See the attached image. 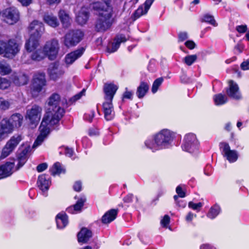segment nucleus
<instances>
[{"instance_id": "obj_3", "label": "nucleus", "mask_w": 249, "mask_h": 249, "mask_svg": "<svg viewBox=\"0 0 249 249\" xmlns=\"http://www.w3.org/2000/svg\"><path fill=\"white\" fill-rule=\"evenodd\" d=\"M48 111L43 118L47 117L51 124H57L64 114L65 111L60 105V97L57 93L53 94L48 99Z\"/></svg>"}, {"instance_id": "obj_55", "label": "nucleus", "mask_w": 249, "mask_h": 249, "mask_svg": "<svg viewBox=\"0 0 249 249\" xmlns=\"http://www.w3.org/2000/svg\"><path fill=\"white\" fill-rule=\"evenodd\" d=\"M188 37V34L186 32H181L178 34V40L179 41H183Z\"/></svg>"}, {"instance_id": "obj_13", "label": "nucleus", "mask_w": 249, "mask_h": 249, "mask_svg": "<svg viewBox=\"0 0 249 249\" xmlns=\"http://www.w3.org/2000/svg\"><path fill=\"white\" fill-rule=\"evenodd\" d=\"M3 56L6 58H13L19 52L20 46L14 39H10L5 42L3 50Z\"/></svg>"}, {"instance_id": "obj_57", "label": "nucleus", "mask_w": 249, "mask_h": 249, "mask_svg": "<svg viewBox=\"0 0 249 249\" xmlns=\"http://www.w3.org/2000/svg\"><path fill=\"white\" fill-rule=\"evenodd\" d=\"M185 46L189 49H193L196 46L195 42L192 40H188L185 43Z\"/></svg>"}, {"instance_id": "obj_52", "label": "nucleus", "mask_w": 249, "mask_h": 249, "mask_svg": "<svg viewBox=\"0 0 249 249\" xmlns=\"http://www.w3.org/2000/svg\"><path fill=\"white\" fill-rule=\"evenodd\" d=\"M176 193L178 194V196L180 197H184L186 196L185 192L183 190L182 187L179 185L176 188Z\"/></svg>"}, {"instance_id": "obj_10", "label": "nucleus", "mask_w": 249, "mask_h": 249, "mask_svg": "<svg viewBox=\"0 0 249 249\" xmlns=\"http://www.w3.org/2000/svg\"><path fill=\"white\" fill-rule=\"evenodd\" d=\"M45 57L43 49H38L30 53H24L21 57V60L23 63L31 64L33 61H40Z\"/></svg>"}, {"instance_id": "obj_22", "label": "nucleus", "mask_w": 249, "mask_h": 249, "mask_svg": "<svg viewBox=\"0 0 249 249\" xmlns=\"http://www.w3.org/2000/svg\"><path fill=\"white\" fill-rule=\"evenodd\" d=\"M14 161L6 162L0 166V178L11 176L15 171Z\"/></svg>"}, {"instance_id": "obj_6", "label": "nucleus", "mask_w": 249, "mask_h": 249, "mask_svg": "<svg viewBox=\"0 0 249 249\" xmlns=\"http://www.w3.org/2000/svg\"><path fill=\"white\" fill-rule=\"evenodd\" d=\"M47 117L43 118L39 127L40 134L35 141L33 147H36L41 145L44 141L47 135L50 133V130L55 124H51L50 122L47 121Z\"/></svg>"}, {"instance_id": "obj_38", "label": "nucleus", "mask_w": 249, "mask_h": 249, "mask_svg": "<svg viewBox=\"0 0 249 249\" xmlns=\"http://www.w3.org/2000/svg\"><path fill=\"white\" fill-rule=\"evenodd\" d=\"M220 212V207L218 205L215 204L210 208L209 212L207 214V216L209 218L213 219L215 218L219 214Z\"/></svg>"}, {"instance_id": "obj_29", "label": "nucleus", "mask_w": 249, "mask_h": 249, "mask_svg": "<svg viewBox=\"0 0 249 249\" xmlns=\"http://www.w3.org/2000/svg\"><path fill=\"white\" fill-rule=\"evenodd\" d=\"M55 220L57 227L59 229H63L68 224V216L65 213H58L56 216Z\"/></svg>"}, {"instance_id": "obj_24", "label": "nucleus", "mask_w": 249, "mask_h": 249, "mask_svg": "<svg viewBox=\"0 0 249 249\" xmlns=\"http://www.w3.org/2000/svg\"><path fill=\"white\" fill-rule=\"evenodd\" d=\"M118 86L112 83H107L104 85V91L105 93V100L112 101L113 97L116 93Z\"/></svg>"}, {"instance_id": "obj_12", "label": "nucleus", "mask_w": 249, "mask_h": 249, "mask_svg": "<svg viewBox=\"0 0 249 249\" xmlns=\"http://www.w3.org/2000/svg\"><path fill=\"white\" fill-rule=\"evenodd\" d=\"M46 80L44 73H38L35 75L31 87L32 95L36 96L39 93L43 86L45 85Z\"/></svg>"}, {"instance_id": "obj_28", "label": "nucleus", "mask_w": 249, "mask_h": 249, "mask_svg": "<svg viewBox=\"0 0 249 249\" xmlns=\"http://www.w3.org/2000/svg\"><path fill=\"white\" fill-rule=\"evenodd\" d=\"M86 201L85 196H81L78 198L76 204L73 206H70L67 209V211L70 213H79L84 205V203Z\"/></svg>"}, {"instance_id": "obj_60", "label": "nucleus", "mask_w": 249, "mask_h": 249, "mask_svg": "<svg viewBox=\"0 0 249 249\" xmlns=\"http://www.w3.org/2000/svg\"><path fill=\"white\" fill-rule=\"evenodd\" d=\"M133 196L132 194H128L123 199L124 203H130L132 201Z\"/></svg>"}, {"instance_id": "obj_2", "label": "nucleus", "mask_w": 249, "mask_h": 249, "mask_svg": "<svg viewBox=\"0 0 249 249\" xmlns=\"http://www.w3.org/2000/svg\"><path fill=\"white\" fill-rule=\"evenodd\" d=\"M174 138V133L168 129H163L144 142L145 146L153 152L168 148Z\"/></svg>"}, {"instance_id": "obj_59", "label": "nucleus", "mask_w": 249, "mask_h": 249, "mask_svg": "<svg viewBox=\"0 0 249 249\" xmlns=\"http://www.w3.org/2000/svg\"><path fill=\"white\" fill-rule=\"evenodd\" d=\"M82 184L80 181H76L73 185V189L75 191H80L81 190Z\"/></svg>"}, {"instance_id": "obj_34", "label": "nucleus", "mask_w": 249, "mask_h": 249, "mask_svg": "<svg viewBox=\"0 0 249 249\" xmlns=\"http://www.w3.org/2000/svg\"><path fill=\"white\" fill-rule=\"evenodd\" d=\"M59 18L64 28H68L71 23V19L69 15L64 10H61L58 13Z\"/></svg>"}, {"instance_id": "obj_49", "label": "nucleus", "mask_w": 249, "mask_h": 249, "mask_svg": "<svg viewBox=\"0 0 249 249\" xmlns=\"http://www.w3.org/2000/svg\"><path fill=\"white\" fill-rule=\"evenodd\" d=\"M94 116V111L93 110H91L89 112H87L85 114L84 116V119L89 122H91Z\"/></svg>"}, {"instance_id": "obj_9", "label": "nucleus", "mask_w": 249, "mask_h": 249, "mask_svg": "<svg viewBox=\"0 0 249 249\" xmlns=\"http://www.w3.org/2000/svg\"><path fill=\"white\" fill-rule=\"evenodd\" d=\"M198 144L196 135L193 133H188L184 138L182 148L184 151L193 153L197 150Z\"/></svg>"}, {"instance_id": "obj_16", "label": "nucleus", "mask_w": 249, "mask_h": 249, "mask_svg": "<svg viewBox=\"0 0 249 249\" xmlns=\"http://www.w3.org/2000/svg\"><path fill=\"white\" fill-rule=\"evenodd\" d=\"M29 30L32 36L37 38H40L45 31L43 24L38 20H35L32 21L29 26Z\"/></svg>"}, {"instance_id": "obj_25", "label": "nucleus", "mask_w": 249, "mask_h": 249, "mask_svg": "<svg viewBox=\"0 0 249 249\" xmlns=\"http://www.w3.org/2000/svg\"><path fill=\"white\" fill-rule=\"evenodd\" d=\"M104 116L107 121L112 120L115 115L112 101L105 100L103 104Z\"/></svg>"}, {"instance_id": "obj_62", "label": "nucleus", "mask_w": 249, "mask_h": 249, "mask_svg": "<svg viewBox=\"0 0 249 249\" xmlns=\"http://www.w3.org/2000/svg\"><path fill=\"white\" fill-rule=\"evenodd\" d=\"M200 249H216V248L211 244H204L200 247Z\"/></svg>"}, {"instance_id": "obj_14", "label": "nucleus", "mask_w": 249, "mask_h": 249, "mask_svg": "<svg viewBox=\"0 0 249 249\" xmlns=\"http://www.w3.org/2000/svg\"><path fill=\"white\" fill-rule=\"evenodd\" d=\"M220 148L223 156L231 163L235 162L238 158L237 151L231 150L229 144L226 142H221Z\"/></svg>"}, {"instance_id": "obj_37", "label": "nucleus", "mask_w": 249, "mask_h": 249, "mask_svg": "<svg viewBox=\"0 0 249 249\" xmlns=\"http://www.w3.org/2000/svg\"><path fill=\"white\" fill-rule=\"evenodd\" d=\"M65 171V170L64 168L59 162H56L54 163L50 169V172L53 176L59 175L61 173H64Z\"/></svg>"}, {"instance_id": "obj_43", "label": "nucleus", "mask_w": 249, "mask_h": 249, "mask_svg": "<svg viewBox=\"0 0 249 249\" xmlns=\"http://www.w3.org/2000/svg\"><path fill=\"white\" fill-rule=\"evenodd\" d=\"M202 21L205 22H208L213 26H216L217 23L214 20L213 17L209 14H205L203 16Z\"/></svg>"}, {"instance_id": "obj_45", "label": "nucleus", "mask_w": 249, "mask_h": 249, "mask_svg": "<svg viewBox=\"0 0 249 249\" xmlns=\"http://www.w3.org/2000/svg\"><path fill=\"white\" fill-rule=\"evenodd\" d=\"M163 81V79L162 77L157 78L154 81L151 89L152 92L153 93H155L157 91L159 87L161 85Z\"/></svg>"}, {"instance_id": "obj_20", "label": "nucleus", "mask_w": 249, "mask_h": 249, "mask_svg": "<svg viewBox=\"0 0 249 249\" xmlns=\"http://www.w3.org/2000/svg\"><path fill=\"white\" fill-rule=\"evenodd\" d=\"M228 84L229 88L226 91L227 95L235 100L241 99L242 96L238 85L232 80H230Z\"/></svg>"}, {"instance_id": "obj_48", "label": "nucleus", "mask_w": 249, "mask_h": 249, "mask_svg": "<svg viewBox=\"0 0 249 249\" xmlns=\"http://www.w3.org/2000/svg\"><path fill=\"white\" fill-rule=\"evenodd\" d=\"M85 91L86 90L85 89H83L81 91L76 94V95L73 96L71 98L70 101L71 102V103L75 102L77 100L80 99L82 96H84L85 95Z\"/></svg>"}, {"instance_id": "obj_54", "label": "nucleus", "mask_w": 249, "mask_h": 249, "mask_svg": "<svg viewBox=\"0 0 249 249\" xmlns=\"http://www.w3.org/2000/svg\"><path fill=\"white\" fill-rule=\"evenodd\" d=\"M99 134V131L96 128H91L89 130V134L90 136H98Z\"/></svg>"}, {"instance_id": "obj_46", "label": "nucleus", "mask_w": 249, "mask_h": 249, "mask_svg": "<svg viewBox=\"0 0 249 249\" xmlns=\"http://www.w3.org/2000/svg\"><path fill=\"white\" fill-rule=\"evenodd\" d=\"M203 206V203L201 202H199L197 203H195L192 201L189 202L188 203V207L197 212H199L200 209Z\"/></svg>"}, {"instance_id": "obj_50", "label": "nucleus", "mask_w": 249, "mask_h": 249, "mask_svg": "<svg viewBox=\"0 0 249 249\" xmlns=\"http://www.w3.org/2000/svg\"><path fill=\"white\" fill-rule=\"evenodd\" d=\"M170 222V217L168 215H165L160 221V224L163 227L167 228Z\"/></svg>"}, {"instance_id": "obj_27", "label": "nucleus", "mask_w": 249, "mask_h": 249, "mask_svg": "<svg viewBox=\"0 0 249 249\" xmlns=\"http://www.w3.org/2000/svg\"><path fill=\"white\" fill-rule=\"evenodd\" d=\"M11 79L15 85L18 86L26 84L28 81V77L21 72L14 73L11 75Z\"/></svg>"}, {"instance_id": "obj_61", "label": "nucleus", "mask_w": 249, "mask_h": 249, "mask_svg": "<svg viewBox=\"0 0 249 249\" xmlns=\"http://www.w3.org/2000/svg\"><path fill=\"white\" fill-rule=\"evenodd\" d=\"M241 67L243 70H249V59L245 61H244L241 64Z\"/></svg>"}, {"instance_id": "obj_39", "label": "nucleus", "mask_w": 249, "mask_h": 249, "mask_svg": "<svg viewBox=\"0 0 249 249\" xmlns=\"http://www.w3.org/2000/svg\"><path fill=\"white\" fill-rule=\"evenodd\" d=\"M214 103L217 106L222 105L228 101L227 97L222 94H216L213 96Z\"/></svg>"}, {"instance_id": "obj_63", "label": "nucleus", "mask_w": 249, "mask_h": 249, "mask_svg": "<svg viewBox=\"0 0 249 249\" xmlns=\"http://www.w3.org/2000/svg\"><path fill=\"white\" fill-rule=\"evenodd\" d=\"M18 1L22 5L24 6H28L32 2V0H18Z\"/></svg>"}, {"instance_id": "obj_7", "label": "nucleus", "mask_w": 249, "mask_h": 249, "mask_svg": "<svg viewBox=\"0 0 249 249\" xmlns=\"http://www.w3.org/2000/svg\"><path fill=\"white\" fill-rule=\"evenodd\" d=\"M42 49L45 56L51 60H53L56 58L59 50L58 41L54 39L48 41Z\"/></svg>"}, {"instance_id": "obj_26", "label": "nucleus", "mask_w": 249, "mask_h": 249, "mask_svg": "<svg viewBox=\"0 0 249 249\" xmlns=\"http://www.w3.org/2000/svg\"><path fill=\"white\" fill-rule=\"evenodd\" d=\"M40 38L30 36L29 38L26 41L25 48L27 51L26 53H30L35 50L39 46V39Z\"/></svg>"}, {"instance_id": "obj_30", "label": "nucleus", "mask_w": 249, "mask_h": 249, "mask_svg": "<svg viewBox=\"0 0 249 249\" xmlns=\"http://www.w3.org/2000/svg\"><path fill=\"white\" fill-rule=\"evenodd\" d=\"M92 236L91 231L86 228H82L77 235L79 243H86Z\"/></svg>"}, {"instance_id": "obj_35", "label": "nucleus", "mask_w": 249, "mask_h": 249, "mask_svg": "<svg viewBox=\"0 0 249 249\" xmlns=\"http://www.w3.org/2000/svg\"><path fill=\"white\" fill-rule=\"evenodd\" d=\"M149 90V84L145 82H141L137 88L136 95L140 99L142 98Z\"/></svg>"}, {"instance_id": "obj_53", "label": "nucleus", "mask_w": 249, "mask_h": 249, "mask_svg": "<svg viewBox=\"0 0 249 249\" xmlns=\"http://www.w3.org/2000/svg\"><path fill=\"white\" fill-rule=\"evenodd\" d=\"M196 217V214L190 212H189L185 217V220L187 222H191L195 217Z\"/></svg>"}, {"instance_id": "obj_11", "label": "nucleus", "mask_w": 249, "mask_h": 249, "mask_svg": "<svg viewBox=\"0 0 249 249\" xmlns=\"http://www.w3.org/2000/svg\"><path fill=\"white\" fill-rule=\"evenodd\" d=\"M22 140V137L21 135L16 134L13 136L3 148L1 157L5 158L9 156L15 150Z\"/></svg>"}, {"instance_id": "obj_36", "label": "nucleus", "mask_w": 249, "mask_h": 249, "mask_svg": "<svg viewBox=\"0 0 249 249\" xmlns=\"http://www.w3.org/2000/svg\"><path fill=\"white\" fill-rule=\"evenodd\" d=\"M29 148H25L18 154V168L22 166L26 162L28 158L27 153L29 151Z\"/></svg>"}, {"instance_id": "obj_41", "label": "nucleus", "mask_w": 249, "mask_h": 249, "mask_svg": "<svg viewBox=\"0 0 249 249\" xmlns=\"http://www.w3.org/2000/svg\"><path fill=\"white\" fill-rule=\"evenodd\" d=\"M11 70L9 65L5 62H0V73L1 75H6L9 73Z\"/></svg>"}, {"instance_id": "obj_58", "label": "nucleus", "mask_w": 249, "mask_h": 249, "mask_svg": "<svg viewBox=\"0 0 249 249\" xmlns=\"http://www.w3.org/2000/svg\"><path fill=\"white\" fill-rule=\"evenodd\" d=\"M236 30L240 33H244L247 30V26L246 25H239L236 27Z\"/></svg>"}, {"instance_id": "obj_56", "label": "nucleus", "mask_w": 249, "mask_h": 249, "mask_svg": "<svg viewBox=\"0 0 249 249\" xmlns=\"http://www.w3.org/2000/svg\"><path fill=\"white\" fill-rule=\"evenodd\" d=\"M47 164L46 163H43L39 164L37 167L36 170L39 172H41L44 171L47 168Z\"/></svg>"}, {"instance_id": "obj_5", "label": "nucleus", "mask_w": 249, "mask_h": 249, "mask_svg": "<svg viewBox=\"0 0 249 249\" xmlns=\"http://www.w3.org/2000/svg\"><path fill=\"white\" fill-rule=\"evenodd\" d=\"M83 36V33L79 30L70 31L64 36L63 44L67 48L74 47L81 41Z\"/></svg>"}, {"instance_id": "obj_51", "label": "nucleus", "mask_w": 249, "mask_h": 249, "mask_svg": "<svg viewBox=\"0 0 249 249\" xmlns=\"http://www.w3.org/2000/svg\"><path fill=\"white\" fill-rule=\"evenodd\" d=\"M125 91L123 95V100L124 101L125 99L131 100L132 99L133 93L131 91H128L127 88H125Z\"/></svg>"}, {"instance_id": "obj_4", "label": "nucleus", "mask_w": 249, "mask_h": 249, "mask_svg": "<svg viewBox=\"0 0 249 249\" xmlns=\"http://www.w3.org/2000/svg\"><path fill=\"white\" fill-rule=\"evenodd\" d=\"M23 117L19 113H15L8 118L3 119L0 123V127L2 135L13 132L14 129L20 127L22 124Z\"/></svg>"}, {"instance_id": "obj_42", "label": "nucleus", "mask_w": 249, "mask_h": 249, "mask_svg": "<svg viewBox=\"0 0 249 249\" xmlns=\"http://www.w3.org/2000/svg\"><path fill=\"white\" fill-rule=\"evenodd\" d=\"M11 104L9 100L0 97V109L2 110L8 109Z\"/></svg>"}, {"instance_id": "obj_33", "label": "nucleus", "mask_w": 249, "mask_h": 249, "mask_svg": "<svg viewBox=\"0 0 249 249\" xmlns=\"http://www.w3.org/2000/svg\"><path fill=\"white\" fill-rule=\"evenodd\" d=\"M89 18V12L85 7H83L76 16V21L80 25L85 24Z\"/></svg>"}, {"instance_id": "obj_15", "label": "nucleus", "mask_w": 249, "mask_h": 249, "mask_svg": "<svg viewBox=\"0 0 249 249\" xmlns=\"http://www.w3.org/2000/svg\"><path fill=\"white\" fill-rule=\"evenodd\" d=\"M48 73L51 79L56 81L62 77L65 70L63 67L58 63H53L49 65Z\"/></svg>"}, {"instance_id": "obj_17", "label": "nucleus", "mask_w": 249, "mask_h": 249, "mask_svg": "<svg viewBox=\"0 0 249 249\" xmlns=\"http://www.w3.org/2000/svg\"><path fill=\"white\" fill-rule=\"evenodd\" d=\"M3 15L6 22L9 24L16 23L19 19V14L18 10L15 7L6 9Z\"/></svg>"}, {"instance_id": "obj_47", "label": "nucleus", "mask_w": 249, "mask_h": 249, "mask_svg": "<svg viewBox=\"0 0 249 249\" xmlns=\"http://www.w3.org/2000/svg\"><path fill=\"white\" fill-rule=\"evenodd\" d=\"M10 86V82L5 78L0 77V89H5Z\"/></svg>"}, {"instance_id": "obj_8", "label": "nucleus", "mask_w": 249, "mask_h": 249, "mask_svg": "<svg viewBox=\"0 0 249 249\" xmlns=\"http://www.w3.org/2000/svg\"><path fill=\"white\" fill-rule=\"evenodd\" d=\"M42 111L41 107L36 105H33L27 109L26 119L36 127L40 120Z\"/></svg>"}, {"instance_id": "obj_19", "label": "nucleus", "mask_w": 249, "mask_h": 249, "mask_svg": "<svg viewBox=\"0 0 249 249\" xmlns=\"http://www.w3.org/2000/svg\"><path fill=\"white\" fill-rule=\"evenodd\" d=\"M85 49L80 48L67 54L64 58L65 63L67 67L72 65L77 59L83 54Z\"/></svg>"}, {"instance_id": "obj_40", "label": "nucleus", "mask_w": 249, "mask_h": 249, "mask_svg": "<svg viewBox=\"0 0 249 249\" xmlns=\"http://www.w3.org/2000/svg\"><path fill=\"white\" fill-rule=\"evenodd\" d=\"M59 153L60 155L64 154L69 157H72L73 154V150L66 146H62L59 148Z\"/></svg>"}, {"instance_id": "obj_31", "label": "nucleus", "mask_w": 249, "mask_h": 249, "mask_svg": "<svg viewBox=\"0 0 249 249\" xmlns=\"http://www.w3.org/2000/svg\"><path fill=\"white\" fill-rule=\"evenodd\" d=\"M118 210L111 209L108 211L102 216V221L104 224H108L113 221L116 217Z\"/></svg>"}, {"instance_id": "obj_21", "label": "nucleus", "mask_w": 249, "mask_h": 249, "mask_svg": "<svg viewBox=\"0 0 249 249\" xmlns=\"http://www.w3.org/2000/svg\"><path fill=\"white\" fill-rule=\"evenodd\" d=\"M37 184L38 187L43 193V195L45 196H47V194L46 192L48 190L51 185L50 178L48 176H46L45 175L39 176L37 181Z\"/></svg>"}, {"instance_id": "obj_18", "label": "nucleus", "mask_w": 249, "mask_h": 249, "mask_svg": "<svg viewBox=\"0 0 249 249\" xmlns=\"http://www.w3.org/2000/svg\"><path fill=\"white\" fill-rule=\"evenodd\" d=\"M128 36L124 35H118L114 39L112 42L109 43L107 47V52L109 53H112L116 52L120 47L121 43L125 42L129 39Z\"/></svg>"}, {"instance_id": "obj_1", "label": "nucleus", "mask_w": 249, "mask_h": 249, "mask_svg": "<svg viewBox=\"0 0 249 249\" xmlns=\"http://www.w3.org/2000/svg\"><path fill=\"white\" fill-rule=\"evenodd\" d=\"M90 7L96 11L98 16L95 23V30L101 32L108 30L113 23V9L111 0L95 2L91 4Z\"/></svg>"}, {"instance_id": "obj_44", "label": "nucleus", "mask_w": 249, "mask_h": 249, "mask_svg": "<svg viewBox=\"0 0 249 249\" xmlns=\"http://www.w3.org/2000/svg\"><path fill=\"white\" fill-rule=\"evenodd\" d=\"M196 54L188 55L183 59V62L188 66L192 65L197 59Z\"/></svg>"}, {"instance_id": "obj_23", "label": "nucleus", "mask_w": 249, "mask_h": 249, "mask_svg": "<svg viewBox=\"0 0 249 249\" xmlns=\"http://www.w3.org/2000/svg\"><path fill=\"white\" fill-rule=\"evenodd\" d=\"M154 1V0H146L143 4L140 5L133 15L134 20L147 14Z\"/></svg>"}, {"instance_id": "obj_32", "label": "nucleus", "mask_w": 249, "mask_h": 249, "mask_svg": "<svg viewBox=\"0 0 249 249\" xmlns=\"http://www.w3.org/2000/svg\"><path fill=\"white\" fill-rule=\"evenodd\" d=\"M44 22L52 27L55 28L59 25V21L56 17L52 14H45L43 16Z\"/></svg>"}, {"instance_id": "obj_64", "label": "nucleus", "mask_w": 249, "mask_h": 249, "mask_svg": "<svg viewBox=\"0 0 249 249\" xmlns=\"http://www.w3.org/2000/svg\"><path fill=\"white\" fill-rule=\"evenodd\" d=\"M5 42L2 40H0V54H2L3 53Z\"/></svg>"}]
</instances>
